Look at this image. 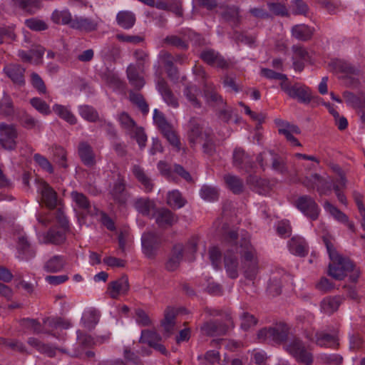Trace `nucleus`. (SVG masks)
Instances as JSON below:
<instances>
[{"instance_id":"obj_1","label":"nucleus","mask_w":365,"mask_h":365,"mask_svg":"<svg viewBox=\"0 0 365 365\" xmlns=\"http://www.w3.org/2000/svg\"><path fill=\"white\" fill-rule=\"evenodd\" d=\"M322 239L331 260L328 266V274L334 279L342 280L352 272L349 279L352 282H356L360 276V271L355 269L354 263L337 252L334 245L335 240L331 235H324Z\"/></svg>"},{"instance_id":"obj_2","label":"nucleus","mask_w":365,"mask_h":365,"mask_svg":"<svg viewBox=\"0 0 365 365\" xmlns=\"http://www.w3.org/2000/svg\"><path fill=\"white\" fill-rule=\"evenodd\" d=\"M225 240L230 245H235L241 256L244 274L247 279L252 280L258 272V259L255 248L252 245L250 237L247 235H242L238 239V233L235 230L227 232L225 235Z\"/></svg>"},{"instance_id":"obj_3","label":"nucleus","mask_w":365,"mask_h":365,"mask_svg":"<svg viewBox=\"0 0 365 365\" xmlns=\"http://www.w3.org/2000/svg\"><path fill=\"white\" fill-rule=\"evenodd\" d=\"M289 331L290 328L287 324L279 322L259 329L257 338L259 342L272 341L281 344L288 340Z\"/></svg>"},{"instance_id":"obj_4","label":"nucleus","mask_w":365,"mask_h":365,"mask_svg":"<svg viewBox=\"0 0 365 365\" xmlns=\"http://www.w3.org/2000/svg\"><path fill=\"white\" fill-rule=\"evenodd\" d=\"M280 87L290 98L299 102L307 104L310 103L312 96L310 89L298 83L292 85L289 81H282Z\"/></svg>"},{"instance_id":"obj_5","label":"nucleus","mask_w":365,"mask_h":365,"mask_svg":"<svg viewBox=\"0 0 365 365\" xmlns=\"http://www.w3.org/2000/svg\"><path fill=\"white\" fill-rule=\"evenodd\" d=\"M285 349L299 363L311 365L313 362L312 354L307 351L303 342L299 338H294L286 344Z\"/></svg>"},{"instance_id":"obj_6","label":"nucleus","mask_w":365,"mask_h":365,"mask_svg":"<svg viewBox=\"0 0 365 365\" xmlns=\"http://www.w3.org/2000/svg\"><path fill=\"white\" fill-rule=\"evenodd\" d=\"M18 131L14 124L0 123V144L7 150H14L17 145Z\"/></svg>"},{"instance_id":"obj_7","label":"nucleus","mask_w":365,"mask_h":365,"mask_svg":"<svg viewBox=\"0 0 365 365\" xmlns=\"http://www.w3.org/2000/svg\"><path fill=\"white\" fill-rule=\"evenodd\" d=\"M296 207L312 220L318 218L319 208L314 198L309 195H302L294 202Z\"/></svg>"},{"instance_id":"obj_8","label":"nucleus","mask_w":365,"mask_h":365,"mask_svg":"<svg viewBox=\"0 0 365 365\" xmlns=\"http://www.w3.org/2000/svg\"><path fill=\"white\" fill-rule=\"evenodd\" d=\"M26 68L20 64L8 63L3 69V73L8 77L15 86L24 87L26 84Z\"/></svg>"},{"instance_id":"obj_9","label":"nucleus","mask_w":365,"mask_h":365,"mask_svg":"<svg viewBox=\"0 0 365 365\" xmlns=\"http://www.w3.org/2000/svg\"><path fill=\"white\" fill-rule=\"evenodd\" d=\"M208 127L200 119L192 118L188 123L187 139L191 148H195L198 140L204 139V132Z\"/></svg>"},{"instance_id":"obj_10","label":"nucleus","mask_w":365,"mask_h":365,"mask_svg":"<svg viewBox=\"0 0 365 365\" xmlns=\"http://www.w3.org/2000/svg\"><path fill=\"white\" fill-rule=\"evenodd\" d=\"M110 195L112 199L120 205H125L130 197V193L126 190L125 180L120 173L118 174Z\"/></svg>"},{"instance_id":"obj_11","label":"nucleus","mask_w":365,"mask_h":365,"mask_svg":"<svg viewBox=\"0 0 365 365\" xmlns=\"http://www.w3.org/2000/svg\"><path fill=\"white\" fill-rule=\"evenodd\" d=\"M141 241L143 252L148 257L155 255L162 242L160 237L152 232L143 233Z\"/></svg>"},{"instance_id":"obj_12","label":"nucleus","mask_w":365,"mask_h":365,"mask_svg":"<svg viewBox=\"0 0 365 365\" xmlns=\"http://www.w3.org/2000/svg\"><path fill=\"white\" fill-rule=\"evenodd\" d=\"M130 289L128 277L127 275H122L116 280L108 283L107 293L112 299H118L120 295H125Z\"/></svg>"},{"instance_id":"obj_13","label":"nucleus","mask_w":365,"mask_h":365,"mask_svg":"<svg viewBox=\"0 0 365 365\" xmlns=\"http://www.w3.org/2000/svg\"><path fill=\"white\" fill-rule=\"evenodd\" d=\"M201 59L211 66H216L222 69H227L230 63L219 52L213 49H206L200 53Z\"/></svg>"},{"instance_id":"obj_14","label":"nucleus","mask_w":365,"mask_h":365,"mask_svg":"<svg viewBox=\"0 0 365 365\" xmlns=\"http://www.w3.org/2000/svg\"><path fill=\"white\" fill-rule=\"evenodd\" d=\"M202 334L208 336H222L227 334L229 326L219 321H207L201 326Z\"/></svg>"},{"instance_id":"obj_15","label":"nucleus","mask_w":365,"mask_h":365,"mask_svg":"<svg viewBox=\"0 0 365 365\" xmlns=\"http://www.w3.org/2000/svg\"><path fill=\"white\" fill-rule=\"evenodd\" d=\"M232 249H229L225 254L224 264L225 268L228 276L232 279H236L238 277V259L236 255L233 252V248H235V245H231L227 241L225 240ZM236 251L237 250L235 249Z\"/></svg>"},{"instance_id":"obj_16","label":"nucleus","mask_w":365,"mask_h":365,"mask_svg":"<svg viewBox=\"0 0 365 365\" xmlns=\"http://www.w3.org/2000/svg\"><path fill=\"white\" fill-rule=\"evenodd\" d=\"M203 93L209 106L222 108L225 105L222 96L217 92L215 87L212 83L207 82L204 83Z\"/></svg>"},{"instance_id":"obj_17","label":"nucleus","mask_w":365,"mask_h":365,"mask_svg":"<svg viewBox=\"0 0 365 365\" xmlns=\"http://www.w3.org/2000/svg\"><path fill=\"white\" fill-rule=\"evenodd\" d=\"M78 153L81 160L85 165L93 167L96 165V155L93 148L87 142L82 141L79 143Z\"/></svg>"},{"instance_id":"obj_18","label":"nucleus","mask_w":365,"mask_h":365,"mask_svg":"<svg viewBox=\"0 0 365 365\" xmlns=\"http://www.w3.org/2000/svg\"><path fill=\"white\" fill-rule=\"evenodd\" d=\"M68 231L62 228L51 227L43 235V242L55 245H62L66 240V232Z\"/></svg>"},{"instance_id":"obj_19","label":"nucleus","mask_w":365,"mask_h":365,"mask_svg":"<svg viewBox=\"0 0 365 365\" xmlns=\"http://www.w3.org/2000/svg\"><path fill=\"white\" fill-rule=\"evenodd\" d=\"M11 2L14 8L25 14H34L41 8L40 0H11Z\"/></svg>"},{"instance_id":"obj_20","label":"nucleus","mask_w":365,"mask_h":365,"mask_svg":"<svg viewBox=\"0 0 365 365\" xmlns=\"http://www.w3.org/2000/svg\"><path fill=\"white\" fill-rule=\"evenodd\" d=\"M233 165L241 169H250L252 167V160L241 148L234 150L232 155Z\"/></svg>"},{"instance_id":"obj_21","label":"nucleus","mask_w":365,"mask_h":365,"mask_svg":"<svg viewBox=\"0 0 365 365\" xmlns=\"http://www.w3.org/2000/svg\"><path fill=\"white\" fill-rule=\"evenodd\" d=\"M315 342L320 346L332 349H336L339 346L337 331L331 334L323 331L317 332L315 334Z\"/></svg>"},{"instance_id":"obj_22","label":"nucleus","mask_w":365,"mask_h":365,"mask_svg":"<svg viewBox=\"0 0 365 365\" xmlns=\"http://www.w3.org/2000/svg\"><path fill=\"white\" fill-rule=\"evenodd\" d=\"M157 88L163 96L164 101L173 108L178 107V99L175 97L169 88L167 82L163 78L158 77L157 81Z\"/></svg>"},{"instance_id":"obj_23","label":"nucleus","mask_w":365,"mask_h":365,"mask_svg":"<svg viewBox=\"0 0 365 365\" xmlns=\"http://www.w3.org/2000/svg\"><path fill=\"white\" fill-rule=\"evenodd\" d=\"M41 194L42 200L50 210H53L58 205L56 192L46 182L41 183Z\"/></svg>"},{"instance_id":"obj_24","label":"nucleus","mask_w":365,"mask_h":365,"mask_svg":"<svg viewBox=\"0 0 365 365\" xmlns=\"http://www.w3.org/2000/svg\"><path fill=\"white\" fill-rule=\"evenodd\" d=\"M247 184L252 190L260 195H264L270 190L269 181L255 175H250L247 177Z\"/></svg>"},{"instance_id":"obj_25","label":"nucleus","mask_w":365,"mask_h":365,"mask_svg":"<svg viewBox=\"0 0 365 365\" xmlns=\"http://www.w3.org/2000/svg\"><path fill=\"white\" fill-rule=\"evenodd\" d=\"M70 27L81 31L91 32L97 29L98 23L88 18L75 16Z\"/></svg>"},{"instance_id":"obj_26","label":"nucleus","mask_w":365,"mask_h":365,"mask_svg":"<svg viewBox=\"0 0 365 365\" xmlns=\"http://www.w3.org/2000/svg\"><path fill=\"white\" fill-rule=\"evenodd\" d=\"M314 31V28L304 24H297L294 26L291 30L292 36L302 41L310 40Z\"/></svg>"},{"instance_id":"obj_27","label":"nucleus","mask_w":365,"mask_h":365,"mask_svg":"<svg viewBox=\"0 0 365 365\" xmlns=\"http://www.w3.org/2000/svg\"><path fill=\"white\" fill-rule=\"evenodd\" d=\"M183 256V246L180 244L175 245L171 252L170 257L166 262L165 267L170 272L178 269Z\"/></svg>"},{"instance_id":"obj_28","label":"nucleus","mask_w":365,"mask_h":365,"mask_svg":"<svg viewBox=\"0 0 365 365\" xmlns=\"http://www.w3.org/2000/svg\"><path fill=\"white\" fill-rule=\"evenodd\" d=\"M132 172L135 178L143 186L145 192H151L154 187L152 179L145 173L143 168L138 165H134Z\"/></svg>"},{"instance_id":"obj_29","label":"nucleus","mask_w":365,"mask_h":365,"mask_svg":"<svg viewBox=\"0 0 365 365\" xmlns=\"http://www.w3.org/2000/svg\"><path fill=\"white\" fill-rule=\"evenodd\" d=\"M178 218L168 209H160L158 211L155 222L160 227H167L176 223Z\"/></svg>"},{"instance_id":"obj_30","label":"nucleus","mask_w":365,"mask_h":365,"mask_svg":"<svg viewBox=\"0 0 365 365\" xmlns=\"http://www.w3.org/2000/svg\"><path fill=\"white\" fill-rule=\"evenodd\" d=\"M220 15L226 21L230 22L232 27H237L241 23L240 8L238 6H227L225 8V11L222 12Z\"/></svg>"},{"instance_id":"obj_31","label":"nucleus","mask_w":365,"mask_h":365,"mask_svg":"<svg viewBox=\"0 0 365 365\" xmlns=\"http://www.w3.org/2000/svg\"><path fill=\"white\" fill-rule=\"evenodd\" d=\"M227 187L235 195H240L244 192L243 180L237 175L226 174L223 177Z\"/></svg>"},{"instance_id":"obj_32","label":"nucleus","mask_w":365,"mask_h":365,"mask_svg":"<svg viewBox=\"0 0 365 365\" xmlns=\"http://www.w3.org/2000/svg\"><path fill=\"white\" fill-rule=\"evenodd\" d=\"M214 133L211 128H206L204 132V143L202 148L204 154L209 157L213 156L216 153V144L214 140Z\"/></svg>"},{"instance_id":"obj_33","label":"nucleus","mask_w":365,"mask_h":365,"mask_svg":"<svg viewBox=\"0 0 365 365\" xmlns=\"http://www.w3.org/2000/svg\"><path fill=\"white\" fill-rule=\"evenodd\" d=\"M65 265L66 260L63 256L54 255L45 262L43 269L46 272L56 273L63 270Z\"/></svg>"},{"instance_id":"obj_34","label":"nucleus","mask_w":365,"mask_h":365,"mask_svg":"<svg viewBox=\"0 0 365 365\" xmlns=\"http://www.w3.org/2000/svg\"><path fill=\"white\" fill-rule=\"evenodd\" d=\"M341 302L342 299L339 296L327 297L321 302V309L327 314H331L339 309Z\"/></svg>"},{"instance_id":"obj_35","label":"nucleus","mask_w":365,"mask_h":365,"mask_svg":"<svg viewBox=\"0 0 365 365\" xmlns=\"http://www.w3.org/2000/svg\"><path fill=\"white\" fill-rule=\"evenodd\" d=\"M290 252L296 255L304 257L308 253L307 243L300 237H292L289 242Z\"/></svg>"},{"instance_id":"obj_36","label":"nucleus","mask_w":365,"mask_h":365,"mask_svg":"<svg viewBox=\"0 0 365 365\" xmlns=\"http://www.w3.org/2000/svg\"><path fill=\"white\" fill-rule=\"evenodd\" d=\"M135 210L145 216H148L155 207V202L148 197H140L133 201Z\"/></svg>"},{"instance_id":"obj_37","label":"nucleus","mask_w":365,"mask_h":365,"mask_svg":"<svg viewBox=\"0 0 365 365\" xmlns=\"http://www.w3.org/2000/svg\"><path fill=\"white\" fill-rule=\"evenodd\" d=\"M17 250L19 253L22 255L26 259H30L36 255V250L31 247L30 242L25 236L19 237Z\"/></svg>"},{"instance_id":"obj_38","label":"nucleus","mask_w":365,"mask_h":365,"mask_svg":"<svg viewBox=\"0 0 365 365\" xmlns=\"http://www.w3.org/2000/svg\"><path fill=\"white\" fill-rule=\"evenodd\" d=\"M129 83L136 89L140 90L145 85L144 78L138 73V68L134 65H130L126 70Z\"/></svg>"},{"instance_id":"obj_39","label":"nucleus","mask_w":365,"mask_h":365,"mask_svg":"<svg viewBox=\"0 0 365 365\" xmlns=\"http://www.w3.org/2000/svg\"><path fill=\"white\" fill-rule=\"evenodd\" d=\"M20 323L21 325L25 328L32 330L34 334L44 333L58 338L56 334L52 333L50 331L45 330L43 327V325L41 324V323L37 319L24 318L21 319Z\"/></svg>"},{"instance_id":"obj_40","label":"nucleus","mask_w":365,"mask_h":365,"mask_svg":"<svg viewBox=\"0 0 365 365\" xmlns=\"http://www.w3.org/2000/svg\"><path fill=\"white\" fill-rule=\"evenodd\" d=\"M274 123L278 128V133L280 135L286 136L289 133L300 134V128L293 123H291L287 120H284L280 118H276Z\"/></svg>"},{"instance_id":"obj_41","label":"nucleus","mask_w":365,"mask_h":365,"mask_svg":"<svg viewBox=\"0 0 365 365\" xmlns=\"http://www.w3.org/2000/svg\"><path fill=\"white\" fill-rule=\"evenodd\" d=\"M116 21L119 26L125 29H128L135 24V16L131 11H123L117 14Z\"/></svg>"},{"instance_id":"obj_42","label":"nucleus","mask_w":365,"mask_h":365,"mask_svg":"<svg viewBox=\"0 0 365 365\" xmlns=\"http://www.w3.org/2000/svg\"><path fill=\"white\" fill-rule=\"evenodd\" d=\"M282 277L279 274H274L270 277L267 292L272 297L278 296L282 292Z\"/></svg>"},{"instance_id":"obj_43","label":"nucleus","mask_w":365,"mask_h":365,"mask_svg":"<svg viewBox=\"0 0 365 365\" xmlns=\"http://www.w3.org/2000/svg\"><path fill=\"white\" fill-rule=\"evenodd\" d=\"M277 155V153L272 150L263 151L257 157V161L260 167L265 170L266 168H271L272 166Z\"/></svg>"},{"instance_id":"obj_44","label":"nucleus","mask_w":365,"mask_h":365,"mask_svg":"<svg viewBox=\"0 0 365 365\" xmlns=\"http://www.w3.org/2000/svg\"><path fill=\"white\" fill-rule=\"evenodd\" d=\"M161 340L162 336L157 331L149 329L143 330L140 338V342L147 344L150 347Z\"/></svg>"},{"instance_id":"obj_45","label":"nucleus","mask_w":365,"mask_h":365,"mask_svg":"<svg viewBox=\"0 0 365 365\" xmlns=\"http://www.w3.org/2000/svg\"><path fill=\"white\" fill-rule=\"evenodd\" d=\"M346 103L354 108H359L365 104V94L361 93L360 96L346 91L342 94Z\"/></svg>"},{"instance_id":"obj_46","label":"nucleus","mask_w":365,"mask_h":365,"mask_svg":"<svg viewBox=\"0 0 365 365\" xmlns=\"http://www.w3.org/2000/svg\"><path fill=\"white\" fill-rule=\"evenodd\" d=\"M71 198L73 201L76 203V206L84 211H86L87 212H90L91 209V203L87 197L81 193L78 192L77 191H73L71 193Z\"/></svg>"},{"instance_id":"obj_47","label":"nucleus","mask_w":365,"mask_h":365,"mask_svg":"<svg viewBox=\"0 0 365 365\" xmlns=\"http://www.w3.org/2000/svg\"><path fill=\"white\" fill-rule=\"evenodd\" d=\"M129 99L131 103L135 105L143 114H147L148 113V104L142 94L130 91L129 93Z\"/></svg>"},{"instance_id":"obj_48","label":"nucleus","mask_w":365,"mask_h":365,"mask_svg":"<svg viewBox=\"0 0 365 365\" xmlns=\"http://www.w3.org/2000/svg\"><path fill=\"white\" fill-rule=\"evenodd\" d=\"M82 321L84 327L91 330L98 324L99 313L96 309H91L83 314Z\"/></svg>"},{"instance_id":"obj_49","label":"nucleus","mask_w":365,"mask_h":365,"mask_svg":"<svg viewBox=\"0 0 365 365\" xmlns=\"http://www.w3.org/2000/svg\"><path fill=\"white\" fill-rule=\"evenodd\" d=\"M51 19L56 24H62L71 26L73 17L68 11H54Z\"/></svg>"},{"instance_id":"obj_50","label":"nucleus","mask_w":365,"mask_h":365,"mask_svg":"<svg viewBox=\"0 0 365 365\" xmlns=\"http://www.w3.org/2000/svg\"><path fill=\"white\" fill-rule=\"evenodd\" d=\"M269 10L275 16L282 17H290L291 12L287 6L279 2H270L267 4Z\"/></svg>"},{"instance_id":"obj_51","label":"nucleus","mask_w":365,"mask_h":365,"mask_svg":"<svg viewBox=\"0 0 365 365\" xmlns=\"http://www.w3.org/2000/svg\"><path fill=\"white\" fill-rule=\"evenodd\" d=\"M335 183H338V181L336 180L334 182L330 178H323L320 176V180L318 181L317 185V190L320 195H329Z\"/></svg>"},{"instance_id":"obj_52","label":"nucleus","mask_w":365,"mask_h":365,"mask_svg":"<svg viewBox=\"0 0 365 365\" xmlns=\"http://www.w3.org/2000/svg\"><path fill=\"white\" fill-rule=\"evenodd\" d=\"M167 203L172 207L180 208L184 206L185 200L178 190H173L168 194Z\"/></svg>"},{"instance_id":"obj_53","label":"nucleus","mask_w":365,"mask_h":365,"mask_svg":"<svg viewBox=\"0 0 365 365\" xmlns=\"http://www.w3.org/2000/svg\"><path fill=\"white\" fill-rule=\"evenodd\" d=\"M290 8L292 14L295 16L302 15L306 16L309 10L308 5L303 0L292 1Z\"/></svg>"},{"instance_id":"obj_54","label":"nucleus","mask_w":365,"mask_h":365,"mask_svg":"<svg viewBox=\"0 0 365 365\" xmlns=\"http://www.w3.org/2000/svg\"><path fill=\"white\" fill-rule=\"evenodd\" d=\"M163 42L168 45L174 46L178 49L185 51L188 48L187 42L181 37L176 35H170L166 36Z\"/></svg>"},{"instance_id":"obj_55","label":"nucleus","mask_w":365,"mask_h":365,"mask_svg":"<svg viewBox=\"0 0 365 365\" xmlns=\"http://www.w3.org/2000/svg\"><path fill=\"white\" fill-rule=\"evenodd\" d=\"M198 89L196 86L187 85L184 89V95L190 103L196 108H200L201 103L197 98Z\"/></svg>"},{"instance_id":"obj_56","label":"nucleus","mask_w":365,"mask_h":365,"mask_svg":"<svg viewBox=\"0 0 365 365\" xmlns=\"http://www.w3.org/2000/svg\"><path fill=\"white\" fill-rule=\"evenodd\" d=\"M53 110L59 117L64 119L70 124H75L76 123L75 116L66 107L61 105H55L53 107Z\"/></svg>"},{"instance_id":"obj_57","label":"nucleus","mask_w":365,"mask_h":365,"mask_svg":"<svg viewBox=\"0 0 365 365\" xmlns=\"http://www.w3.org/2000/svg\"><path fill=\"white\" fill-rule=\"evenodd\" d=\"M324 207L338 221L348 222V217L328 200L325 201Z\"/></svg>"},{"instance_id":"obj_58","label":"nucleus","mask_w":365,"mask_h":365,"mask_svg":"<svg viewBox=\"0 0 365 365\" xmlns=\"http://www.w3.org/2000/svg\"><path fill=\"white\" fill-rule=\"evenodd\" d=\"M80 115L89 122H96L98 120V113L93 107L84 105L80 107Z\"/></svg>"},{"instance_id":"obj_59","label":"nucleus","mask_w":365,"mask_h":365,"mask_svg":"<svg viewBox=\"0 0 365 365\" xmlns=\"http://www.w3.org/2000/svg\"><path fill=\"white\" fill-rule=\"evenodd\" d=\"M130 138L135 139L139 147L142 149L146 145L147 135L143 128L136 126L134 130L129 133Z\"/></svg>"},{"instance_id":"obj_60","label":"nucleus","mask_w":365,"mask_h":365,"mask_svg":"<svg viewBox=\"0 0 365 365\" xmlns=\"http://www.w3.org/2000/svg\"><path fill=\"white\" fill-rule=\"evenodd\" d=\"M118 120L121 127L128 133L131 132L137 126L135 120L126 112H122L119 114Z\"/></svg>"},{"instance_id":"obj_61","label":"nucleus","mask_w":365,"mask_h":365,"mask_svg":"<svg viewBox=\"0 0 365 365\" xmlns=\"http://www.w3.org/2000/svg\"><path fill=\"white\" fill-rule=\"evenodd\" d=\"M240 327L245 331H247L250 328L255 327L258 322L257 318L254 315L248 312H243L240 316Z\"/></svg>"},{"instance_id":"obj_62","label":"nucleus","mask_w":365,"mask_h":365,"mask_svg":"<svg viewBox=\"0 0 365 365\" xmlns=\"http://www.w3.org/2000/svg\"><path fill=\"white\" fill-rule=\"evenodd\" d=\"M14 113L13 103L9 96H4L0 101V114L5 116Z\"/></svg>"},{"instance_id":"obj_63","label":"nucleus","mask_w":365,"mask_h":365,"mask_svg":"<svg viewBox=\"0 0 365 365\" xmlns=\"http://www.w3.org/2000/svg\"><path fill=\"white\" fill-rule=\"evenodd\" d=\"M201 197L209 201H214L217 200L219 194L216 188L205 185L200 190Z\"/></svg>"},{"instance_id":"obj_64","label":"nucleus","mask_w":365,"mask_h":365,"mask_svg":"<svg viewBox=\"0 0 365 365\" xmlns=\"http://www.w3.org/2000/svg\"><path fill=\"white\" fill-rule=\"evenodd\" d=\"M322 361L329 365H340L343 363V357L338 354H324L321 356Z\"/></svg>"}]
</instances>
